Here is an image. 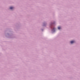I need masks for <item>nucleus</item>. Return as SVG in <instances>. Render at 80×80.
<instances>
[{
    "label": "nucleus",
    "mask_w": 80,
    "mask_h": 80,
    "mask_svg": "<svg viewBox=\"0 0 80 80\" xmlns=\"http://www.w3.org/2000/svg\"><path fill=\"white\" fill-rule=\"evenodd\" d=\"M58 30H60V29H61V27H58Z\"/></svg>",
    "instance_id": "obj_3"
},
{
    "label": "nucleus",
    "mask_w": 80,
    "mask_h": 80,
    "mask_svg": "<svg viewBox=\"0 0 80 80\" xmlns=\"http://www.w3.org/2000/svg\"><path fill=\"white\" fill-rule=\"evenodd\" d=\"M74 42H75L74 41H71L70 43H71L72 44V43H74Z\"/></svg>",
    "instance_id": "obj_1"
},
{
    "label": "nucleus",
    "mask_w": 80,
    "mask_h": 80,
    "mask_svg": "<svg viewBox=\"0 0 80 80\" xmlns=\"http://www.w3.org/2000/svg\"><path fill=\"white\" fill-rule=\"evenodd\" d=\"M10 8L11 10H12V9H13V7H10Z\"/></svg>",
    "instance_id": "obj_2"
},
{
    "label": "nucleus",
    "mask_w": 80,
    "mask_h": 80,
    "mask_svg": "<svg viewBox=\"0 0 80 80\" xmlns=\"http://www.w3.org/2000/svg\"><path fill=\"white\" fill-rule=\"evenodd\" d=\"M55 30V28H53V29L52 30V31H53V30Z\"/></svg>",
    "instance_id": "obj_4"
}]
</instances>
